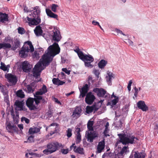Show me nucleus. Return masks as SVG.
<instances>
[{
    "label": "nucleus",
    "instance_id": "6ab92c4d",
    "mask_svg": "<svg viewBox=\"0 0 158 158\" xmlns=\"http://www.w3.org/2000/svg\"><path fill=\"white\" fill-rule=\"evenodd\" d=\"M41 127H36L33 126L30 127L29 129V133L30 135H33L35 134L39 133L40 134V130Z\"/></svg>",
    "mask_w": 158,
    "mask_h": 158
},
{
    "label": "nucleus",
    "instance_id": "f8f14e48",
    "mask_svg": "<svg viewBox=\"0 0 158 158\" xmlns=\"http://www.w3.org/2000/svg\"><path fill=\"white\" fill-rule=\"evenodd\" d=\"M95 99L94 96L91 92H89L86 94L85 100L86 103L89 105H91L94 102Z\"/></svg>",
    "mask_w": 158,
    "mask_h": 158
},
{
    "label": "nucleus",
    "instance_id": "5fc2aeb1",
    "mask_svg": "<svg viewBox=\"0 0 158 158\" xmlns=\"http://www.w3.org/2000/svg\"><path fill=\"white\" fill-rule=\"evenodd\" d=\"M93 72L96 76L98 78L99 77V75L100 74L99 70L95 69L94 70Z\"/></svg>",
    "mask_w": 158,
    "mask_h": 158
},
{
    "label": "nucleus",
    "instance_id": "603ef678",
    "mask_svg": "<svg viewBox=\"0 0 158 158\" xmlns=\"http://www.w3.org/2000/svg\"><path fill=\"white\" fill-rule=\"evenodd\" d=\"M21 120L22 121H24L26 123H28L29 122V120L25 117H22Z\"/></svg>",
    "mask_w": 158,
    "mask_h": 158
},
{
    "label": "nucleus",
    "instance_id": "6e6552de",
    "mask_svg": "<svg viewBox=\"0 0 158 158\" xmlns=\"http://www.w3.org/2000/svg\"><path fill=\"white\" fill-rule=\"evenodd\" d=\"M6 129L10 133L18 132V129L15 125L11 124L10 122H7L6 123Z\"/></svg>",
    "mask_w": 158,
    "mask_h": 158
},
{
    "label": "nucleus",
    "instance_id": "f257e3e1",
    "mask_svg": "<svg viewBox=\"0 0 158 158\" xmlns=\"http://www.w3.org/2000/svg\"><path fill=\"white\" fill-rule=\"evenodd\" d=\"M60 52V48L56 43H54L48 47L45 52V54L42 56L41 61L37 63L33 69V76L35 78L40 76L42 71L49 65L54 57L58 54Z\"/></svg>",
    "mask_w": 158,
    "mask_h": 158
},
{
    "label": "nucleus",
    "instance_id": "423d86ee",
    "mask_svg": "<svg viewBox=\"0 0 158 158\" xmlns=\"http://www.w3.org/2000/svg\"><path fill=\"white\" fill-rule=\"evenodd\" d=\"M80 59L84 62L85 67L90 68L93 67L91 63L94 61V58L91 55L84 53Z\"/></svg>",
    "mask_w": 158,
    "mask_h": 158
},
{
    "label": "nucleus",
    "instance_id": "69168bd1",
    "mask_svg": "<svg viewBox=\"0 0 158 158\" xmlns=\"http://www.w3.org/2000/svg\"><path fill=\"white\" fill-rule=\"evenodd\" d=\"M132 81L131 80H130L129 82V83L128 84L127 86H131V85L132 84Z\"/></svg>",
    "mask_w": 158,
    "mask_h": 158
},
{
    "label": "nucleus",
    "instance_id": "e2e57ef3",
    "mask_svg": "<svg viewBox=\"0 0 158 158\" xmlns=\"http://www.w3.org/2000/svg\"><path fill=\"white\" fill-rule=\"evenodd\" d=\"M18 127L20 129V130H22L23 129V124H19L18 125Z\"/></svg>",
    "mask_w": 158,
    "mask_h": 158
},
{
    "label": "nucleus",
    "instance_id": "393cba45",
    "mask_svg": "<svg viewBox=\"0 0 158 158\" xmlns=\"http://www.w3.org/2000/svg\"><path fill=\"white\" fill-rule=\"evenodd\" d=\"M47 92V90L46 86L45 85H44L42 88L40 89L39 91L36 92L35 93V94L36 95H42L44 94H45Z\"/></svg>",
    "mask_w": 158,
    "mask_h": 158
},
{
    "label": "nucleus",
    "instance_id": "ea45409f",
    "mask_svg": "<svg viewBox=\"0 0 158 158\" xmlns=\"http://www.w3.org/2000/svg\"><path fill=\"white\" fill-rule=\"evenodd\" d=\"M94 107L93 106H87L86 108V112L87 114H89L92 112L94 110Z\"/></svg>",
    "mask_w": 158,
    "mask_h": 158
},
{
    "label": "nucleus",
    "instance_id": "412c9836",
    "mask_svg": "<svg viewBox=\"0 0 158 158\" xmlns=\"http://www.w3.org/2000/svg\"><path fill=\"white\" fill-rule=\"evenodd\" d=\"M89 88L88 85L87 84H85L82 87L81 89L80 90V97L81 96L82 97H84L87 93L89 90Z\"/></svg>",
    "mask_w": 158,
    "mask_h": 158
},
{
    "label": "nucleus",
    "instance_id": "cd10ccee",
    "mask_svg": "<svg viewBox=\"0 0 158 158\" xmlns=\"http://www.w3.org/2000/svg\"><path fill=\"white\" fill-rule=\"evenodd\" d=\"M46 12L48 16L51 18L57 19L58 17L57 15L53 13L50 9H46Z\"/></svg>",
    "mask_w": 158,
    "mask_h": 158
},
{
    "label": "nucleus",
    "instance_id": "473e14b6",
    "mask_svg": "<svg viewBox=\"0 0 158 158\" xmlns=\"http://www.w3.org/2000/svg\"><path fill=\"white\" fill-rule=\"evenodd\" d=\"M11 47V45L8 43H0V50L2 48L4 49H6L7 48H10Z\"/></svg>",
    "mask_w": 158,
    "mask_h": 158
},
{
    "label": "nucleus",
    "instance_id": "c9c22d12",
    "mask_svg": "<svg viewBox=\"0 0 158 158\" xmlns=\"http://www.w3.org/2000/svg\"><path fill=\"white\" fill-rule=\"evenodd\" d=\"M74 151L77 153H78L81 154H84V149L83 148L78 147L76 148V146L74 147Z\"/></svg>",
    "mask_w": 158,
    "mask_h": 158
},
{
    "label": "nucleus",
    "instance_id": "864d4df0",
    "mask_svg": "<svg viewBox=\"0 0 158 158\" xmlns=\"http://www.w3.org/2000/svg\"><path fill=\"white\" fill-rule=\"evenodd\" d=\"M39 54L36 51H35L34 53L33 54L32 56L34 58H36L39 57Z\"/></svg>",
    "mask_w": 158,
    "mask_h": 158
},
{
    "label": "nucleus",
    "instance_id": "9d476101",
    "mask_svg": "<svg viewBox=\"0 0 158 158\" xmlns=\"http://www.w3.org/2000/svg\"><path fill=\"white\" fill-rule=\"evenodd\" d=\"M29 52L28 46L24 45L23 46L21 50L19 51V55L22 58H25L28 56V53Z\"/></svg>",
    "mask_w": 158,
    "mask_h": 158
},
{
    "label": "nucleus",
    "instance_id": "dca6fc26",
    "mask_svg": "<svg viewBox=\"0 0 158 158\" xmlns=\"http://www.w3.org/2000/svg\"><path fill=\"white\" fill-rule=\"evenodd\" d=\"M138 107L143 111H146L148 109V106L145 104L143 101H139L137 103Z\"/></svg>",
    "mask_w": 158,
    "mask_h": 158
},
{
    "label": "nucleus",
    "instance_id": "f03ea898",
    "mask_svg": "<svg viewBox=\"0 0 158 158\" xmlns=\"http://www.w3.org/2000/svg\"><path fill=\"white\" fill-rule=\"evenodd\" d=\"M33 13L27 17V22L29 26L36 25L41 22L40 17V10L38 6L33 8Z\"/></svg>",
    "mask_w": 158,
    "mask_h": 158
},
{
    "label": "nucleus",
    "instance_id": "4c0bfd02",
    "mask_svg": "<svg viewBox=\"0 0 158 158\" xmlns=\"http://www.w3.org/2000/svg\"><path fill=\"white\" fill-rule=\"evenodd\" d=\"M35 98L34 102L35 101L36 104L38 105L40 103V100L42 99V97L38 95H34Z\"/></svg>",
    "mask_w": 158,
    "mask_h": 158
},
{
    "label": "nucleus",
    "instance_id": "9b49d317",
    "mask_svg": "<svg viewBox=\"0 0 158 158\" xmlns=\"http://www.w3.org/2000/svg\"><path fill=\"white\" fill-rule=\"evenodd\" d=\"M6 77L8 80L9 82L11 84V85H15L17 81V79L16 76L10 73H8L5 75Z\"/></svg>",
    "mask_w": 158,
    "mask_h": 158
},
{
    "label": "nucleus",
    "instance_id": "bf43d9fd",
    "mask_svg": "<svg viewBox=\"0 0 158 158\" xmlns=\"http://www.w3.org/2000/svg\"><path fill=\"white\" fill-rule=\"evenodd\" d=\"M115 31L117 33H119L121 34H122L123 35H126L122 31L120 30L119 29H115Z\"/></svg>",
    "mask_w": 158,
    "mask_h": 158
},
{
    "label": "nucleus",
    "instance_id": "a211bd4d",
    "mask_svg": "<svg viewBox=\"0 0 158 158\" xmlns=\"http://www.w3.org/2000/svg\"><path fill=\"white\" fill-rule=\"evenodd\" d=\"M114 74L111 72L108 71L107 73V75L106 77V82L109 85H112V80L114 78Z\"/></svg>",
    "mask_w": 158,
    "mask_h": 158
},
{
    "label": "nucleus",
    "instance_id": "a18cd8bd",
    "mask_svg": "<svg viewBox=\"0 0 158 158\" xmlns=\"http://www.w3.org/2000/svg\"><path fill=\"white\" fill-rule=\"evenodd\" d=\"M31 135L29 136L27 139V142L29 143H32L34 142V136Z\"/></svg>",
    "mask_w": 158,
    "mask_h": 158
},
{
    "label": "nucleus",
    "instance_id": "09e8293b",
    "mask_svg": "<svg viewBox=\"0 0 158 158\" xmlns=\"http://www.w3.org/2000/svg\"><path fill=\"white\" fill-rule=\"evenodd\" d=\"M24 29L22 28L21 27H19L18 28V32L19 33L21 34H23L24 33Z\"/></svg>",
    "mask_w": 158,
    "mask_h": 158
},
{
    "label": "nucleus",
    "instance_id": "3c124183",
    "mask_svg": "<svg viewBox=\"0 0 158 158\" xmlns=\"http://www.w3.org/2000/svg\"><path fill=\"white\" fill-rule=\"evenodd\" d=\"M69 152V149H63L61 150V152L63 154H67Z\"/></svg>",
    "mask_w": 158,
    "mask_h": 158
},
{
    "label": "nucleus",
    "instance_id": "8fccbe9b",
    "mask_svg": "<svg viewBox=\"0 0 158 158\" xmlns=\"http://www.w3.org/2000/svg\"><path fill=\"white\" fill-rule=\"evenodd\" d=\"M118 97H116L114 99H113L111 101V103L112 105H115L118 102Z\"/></svg>",
    "mask_w": 158,
    "mask_h": 158
},
{
    "label": "nucleus",
    "instance_id": "338daca9",
    "mask_svg": "<svg viewBox=\"0 0 158 158\" xmlns=\"http://www.w3.org/2000/svg\"><path fill=\"white\" fill-rule=\"evenodd\" d=\"M132 81L131 80H130L129 82V83L128 84L127 86H131V85L132 84Z\"/></svg>",
    "mask_w": 158,
    "mask_h": 158
},
{
    "label": "nucleus",
    "instance_id": "1a4fd4ad",
    "mask_svg": "<svg viewBox=\"0 0 158 158\" xmlns=\"http://www.w3.org/2000/svg\"><path fill=\"white\" fill-rule=\"evenodd\" d=\"M51 36L52 40L56 42L59 41L61 39L60 32L57 29H54L52 31Z\"/></svg>",
    "mask_w": 158,
    "mask_h": 158
},
{
    "label": "nucleus",
    "instance_id": "37998d69",
    "mask_svg": "<svg viewBox=\"0 0 158 158\" xmlns=\"http://www.w3.org/2000/svg\"><path fill=\"white\" fill-rule=\"evenodd\" d=\"M72 129L70 128H68L66 131L67 136L69 138L72 135Z\"/></svg>",
    "mask_w": 158,
    "mask_h": 158
},
{
    "label": "nucleus",
    "instance_id": "c85d7f7f",
    "mask_svg": "<svg viewBox=\"0 0 158 158\" xmlns=\"http://www.w3.org/2000/svg\"><path fill=\"white\" fill-rule=\"evenodd\" d=\"M129 152L128 146H124L121 151L118 153V154L123 156L124 155L127 154Z\"/></svg>",
    "mask_w": 158,
    "mask_h": 158
},
{
    "label": "nucleus",
    "instance_id": "13d9d810",
    "mask_svg": "<svg viewBox=\"0 0 158 158\" xmlns=\"http://www.w3.org/2000/svg\"><path fill=\"white\" fill-rule=\"evenodd\" d=\"M53 99H54V101L55 102L57 103V104H59L60 105H61V102L60 101H59L57 98H53Z\"/></svg>",
    "mask_w": 158,
    "mask_h": 158
},
{
    "label": "nucleus",
    "instance_id": "7ed1b4c3",
    "mask_svg": "<svg viewBox=\"0 0 158 158\" xmlns=\"http://www.w3.org/2000/svg\"><path fill=\"white\" fill-rule=\"evenodd\" d=\"M115 122L114 124L115 127L118 129H121L124 125V120L125 118L119 111L118 110L115 112Z\"/></svg>",
    "mask_w": 158,
    "mask_h": 158
},
{
    "label": "nucleus",
    "instance_id": "4be33fe9",
    "mask_svg": "<svg viewBox=\"0 0 158 158\" xmlns=\"http://www.w3.org/2000/svg\"><path fill=\"white\" fill-rule=\"evenodd\" d=\"M105 147L104 139L99 142L97 146V151L99 153H101L104 149Z\"/></svg>",
    "mask_w": 158,
    "mask_h": 158
},
{
    "label": "nucleus",
    "instance_id": "39448f33",
    "mask_svg": "<svg viewBox=\"0 0 158 158\" xmlns=\"http://www.w3.org/2000/svg\"><path fill=\"white\" fill-rule=\"evenodd\" d=\"M60 144L58 142H51L48 144L47 149L43 150V153L46 155L52 153L57 150Z\"/></svg>",
    "mask_w": 158,
    "mask_h": 158
},
{
    "label": "nucleus",
    "instance_id": "0e129e2a",
    "mask_svg": "<svg viewBox=\"0 0 158 158\" xmlns=\"http://www.w3.org/2000/svg\"><path fill=\"white\" fill-rule=\"evenodd\" d=\"M74 93V91H71V92H70V93H69L66 94V95L67 96H69V95H70L73 94Z\"/></svg>",
    "mask_w": 158,
    "mask_h": 158
},
{
    "label": "nucleus",
    "instance_id": "774afa93",
    "mask_svg": "<svg viewBox=\"0 0 158 158\" xmlns=\"http://www.w3.org/2000/svg\"><path fill=\"white\" fill-rule=\"evenodd\" d=\"M107 130H108V128H105V130L103 132L104 134H106L107 132Z\"/></svg>",
    "mask_w": 158,
    "mask_h": 158
},
{
    "label": "nucleus",
    "instance_id": "4468645a",
    "mask_svg": "<svg viewBox=\"0 0 158 158\" xmlns=\"http://www.w3.org/2000/svg\"><path fill=\"white\" fill-rule=\"evenodd\" d=\"M21 66L22 69L23 71L26 73L30 72L32 67V65L26 61H25L22 63Z\"/></svg>",
    "mask_w": 158,
    "mask_h": 158
},
{
    "label": "nucleus",
    "instance_id": "20e7f679",
    "mask_svg": "<svg viewBox=\"0 0 158 158\" xmlns=\"http://www.w3.org/2000/svg\"><path fill=\"white\" fill-rule=\"evenodd\" d=\"M118 135L120 139L119 141L124 145L129 143L133 144L134 143V141L135 139H137V138L130 134L127 135L119 134H118Z\"/></svg>",
    "mask_w": 158,
    "mask_h": 158
},
{
    "label": "nucleus",
    "instance_id": "de8ad7c7",
    "mask_svg": "<svg viewBox=\"0 0 158 158\" xmlns=\"http://www.w3.org/2000/svg\"><path fill=\"white\" fill-rule=\"evenodd\" d=\"M126 41L125 42L128 45H133V42L129 39H125Z\"/></svg>",
    "mask_w": 158,
    "mask_h": 158
},
{
    "label": "nucleus",
    "instance_id": "6e6d98bb",
    "mask_svg": "<svg viewBox=\"0 0 158 158\" xmlns=\"http://www.w3.org/2000/svg\"><path fill=\"white\" fill-rule=\"evenodd\" d=\"M134 89L135 90L134 95L135 96V97H136L137 96L138 93V89L135 86L134 88Z\"/></svg>",
    "mask_w": 158,
    "mask_h": 158
},
{
    "label": "nucleus",
    "instance_id": "0eeeda50",
    "mask_svg": "<svg viewBox=\"0 0 158 158\" xmlns=\"http://www.w3.org/2000/svg\"><path fill=\"white\" fill-rule=\"evenodd\" d=\"M86 135L87 141L92 143L96 138L98 137V134L97 132L93 130L86 131Z\"/></svg>",
    "mask_w": 158,
    "mask_h": 158
},
{
    "label": "nucleus",
    "instance_id": "7c9ffc66",
    "mask_svg": "<svg viewBox=\"0 0 158 158\" xmlns=\"http://www.w3.org/2000/svg\"><path fill=\"white\" fill-rule=\"evenodd\" d=\"M134 153V158H144L145 154L143 152H139L138 151L133 152Z\"/></svg>",
    "mask_w": 158,
    "mask_h": 158
},
{
    "label": "nucleus",
    "instance_id": "a878e982",
    "mask_svg": "<svg viewBox=\"0 0 158 158\" xmlns=\"http://www.w3.org/2000/svg\"><path fill=\"white\" fill-rule=\"evenodd\" d=\"M8 15L6 13H3L0 12V22L4 23L6 21H8Z\"/></svg>",
    "mask_w": 158,
    "mask_h": 158
},
{
    "label": "nucleus",
    "instance_id": "49530a36",
    "mask_svg": "<svg viewBox=\"0 0 158 158\" xmlns=\"http://www.w3.org/2000/svg\"><path fill=\"white\" fill-rule=\"evenodd\" d=\"M59 80L58 78H54L52 80V81L53 84L58 85Z\"/></svg>",
    "mask_w": 158,
    "mask_h": 158
},
{
    "label": "nucleus",
    "instance_id": "052dcab7",
    "mask_svg": "<svg viewBox=\"0 0 158 158\" xmlns=\"http://www.w3.org/2000/svg\"><path fill=\"white\" fill-rule=\"evenodd\" d=\"M92 23L93 25L95 26L98 25H98H99V23L98 22L96 21L95 20H93L92 21Z\"/></svg>",
    "mask_w": 158,
    "mask_h": 158
},
{
    "label": "nucleus",
    "instance_id": "4d7b16f0",
    "mask_svg": "<svg viewBox=\"0 0 158 158\" xmlns=\"http://www.w3.org/2000/svg\"><path fill=\"white\" fill-rule=\"evenodd\" d=\"M62 70L68 75H69L70 74V71L68 70L66 68H63Z\"/></svg>",
    "mask_w": 158,
    "mask_h": 158
},
{
    "label": "nucleus",
    "instance_id": "c03bdc74",
    "mask_svg": "<svg viewBox=\"0 0 158 158\" xmlns=\"http://www.w3.org/2000/svg\"><path fill=\"white\" fill-rule=\"evenodd\" d=\"M58 7V6L56 4H53L52 5L51 10L54 12L56 11L57 8Z\"/></svg>",
    "mask_w": 158,
    "mask_h": 158
},
{
    "label": "nucleus",
    "instance_id": "c756f323",
    "mask_svg": "<svg viewBox=\"0 0 158 158\" xmlns=\"http://www.w3.org/2000/svg\"><path fill=\"white\" fill-rule=\"evenodd\" d=\"M107 64V61L102 59L98 63V65L99 68L102 69L104 68Z\"/></svg>",
    "mask_w": 158,
    "mask_h": 158
},
{
    "label": "nucleus",
    "instance_id": "2f4dec72",
    "mask_svg": "<svg viewBox=\"0 0 158 158\" xmlns=\"http://www.w3.org/2000/svg\"><path fill=\"white\" fill-rule=\"evenodd\" d=\"M20 42L19 40L16 39L15 40L14 43L11 49L12 50L15 51L17 48L19 47Z\"/></svg>",
    "mask_w": 158,
    "mask_h": 158
},
{
    "label": "nucleus",
    "instance_id": "ddd939ff",
    "mask_svg": "<svg viewBox=\"0 0 158 158\" xmlns=\"http://www.w3.org/2000/svg\"><path fill=\"white\" fill-rule=\"evenodd\" d=\"M93 91L96 93L99 97H104L106 94V91L103 88H94L93 89Z\"/></svg>",
    "mask_w": 158,
    "mask_h": 158
},
{
    "label": "nucleus",
    "instance_id": "680f3d73",
    "mask_svg": "<svg viewBox=\"0 0 158 158\" xmlns=\"http://www.w3.org/2000/svg\"><path fill=\"white\" fill-rule=\"evenodd\" d=\"M65 83V82L60 81V80L59 81V83H58V85H63Z\"/></svg>",
    "mask_w": 158,
    "mask_h": 158
},
{
    "label": "nucleus",
    "instance_id": "a19ab883",
    "mask_svg": "<svg viewBox=\"0 0 158 158\" xmlns=\"http://www.w3.org/2000/svg\"><path fill=\"white\" fill-rule=\"evenodd\" d=\"M74 51L77 53L79 58H80L84 54L83 52L82 51H81L78 48H76V50H74Z\"/></svg>",
    "mask_w": 158,
    "mask_h": 158
},
{
    "label": "nucleus",
    "instance_id": "f3484780",
    "mask_svg": "<svg viewBox=\"0 0 158 158\" xmlns=\"http://www.w3.org/2000/svg\"><path fill=\"white\" fill-rule=\"evenodd\" d=\"M15 105L16 106L15 109L16 110H24L25 111L27 110V109L23 107L22 102L17 100L15 101Z\"/></svg>",
    "mask_w": 158,
    "mask_h": 158
},
{
    "label": "nucleus",
    "instance_id": "aec40b11",
    "mask_svg": "<svg viewBox=\"0 0 158 158\" xmlns=\"http://www.w3.org/2000/svg\"><path fill=\"white\" fill-rule=\"evenodd\" d=\"M81 107L76 106L74 110L73 115L74 117L78 118L81 115Z\"/></svg>",
    "mask_w": 158,
    "mask_h": 158
},
{
    "label": "nucleus",
    "instance_id": "79ce46f5",
    "mask_svg": "<svg viewBox=\"0 0 158 158\" xmlns=\"http://www.w3.org/2000/svg\"><path fill=\"white\" fill-rule=\"evenodd\" d=\"M32 84H30L27 86V88L29 93H32L34 91V86L32 87Z\"/></svg>",
    "mask_w": 158,
    "mask_h": 158
},
{
    "label": "nucleus",
    "instance_id": "5701e85b",
    "mask_svg": "<svg viewBox=\"0 0 158 158\" xmlns=\"http://www.w3.org/2000/svg\"><path fill=\"white\" fill-rule=\"evenodd\" d=\"M81 131L80 128H77L76 130V143H79L81 141V135L80 133Z\"/></svg>",
    "mask_w": 158,
    "mask_h": 158
},
{
    "label": "nucleus",
    "instance_id": "f704fd0d",
    "mask_svg": "<svg viewBox=\"0 0 158 158\" xmlns=\"http://www.w3.org/2000/svg\"><path fill=\"white\" fill-rule=\"evenodd\" d=\"M25 43L24 45H26V46H28V48H29V51L31 52H32L34 51V49L31 42L29 41H27Z\"/></svg>",
    "mask_w": 158,
    "mask_h": 158
},
{
    "label": "nucleus",
    "instance_id": "2eb2a0df",
    "mask_svg": "<svg viewBox=\"0 0 158 158\" xmlns=\"http://www.w3.org/2000/svg\"><path fill=\"white\" fill-rule=\"evenodd\" d=\"M34 102V99L31 98H28L26 101V105L30 110H32L36 109V106L33 104Z\"/></svg>",
    "mask_w": 158,
    "mask_h": 158
},
{
    "label": "nucleus",
    "instance_id": "72a5a7b5",
    "mask_svg": "<svg viewBox=\"0 0 158 158\" xmlns=\"http://www.w3.org/2000/svg\"><path fill=\"white\" fill-rule=\"evenodd\" d=\"M1 66L0 67V68L1 69L4 71H7V72H8L9 68L10 67L9 64H8L6 66L4 63L1 62Z\"/></svg>",
    "mask_w": 158,
    "mask_h": 158
},
{
    "label": "nucleus",
    "instance_id": "58836bf2",
    "mask_svg": "<svg viewBox=\"0 0 158 158\" xmlns=\"http://www.w3.org/2000/svg\"><path fill=\"white\" fill-rule=\"evenodd\" d=\"M16 94L17 97L21 98H23L25 96L23 92L21 89L18 90L16 92Z\"/></svg>",
    "mask_w": 158,
    "mask_h": 158
},
{
    "label": "nucleus",
    "instance_id": "bb28decb",
    "mask_svg": "<svg viewBox=\"0 0 158 158\" xmlns=\"http://www.w3.org/2000/svg\"><path fill=\"white\" fill-rule=\"evenodd\" d=\"M34 33L37 36L41 35L43 31L41 27L40 26H37L34 30Z\"/></svg>",
    "mask_w": 158,
    "mask_h": 158
},
{
    "label": "nucleus",
    "instance_id": "e433bc0d",
    "mask_svg": "<svg viewBox=\"0 0 158 158\" xmlns=\"http://www.w3.org/2000/svg\"><path fill=\"white\" fill-rule=\"evenodd\" d=\"M94 124V122L93 121L89 120L88 121L87 124V127L89 131H93L94 130V128L93 127Z\"/></svg>",
    "mask_w": 158,
    "mask_h": 158
},
{
    "label": "nucleus",
    "instance_id": "b1692460",
    "mask_svg": "<svg viewBox=\"0 0 158 158\" xmlns=\"http://www.w3.org/2000/svg\"><path fill=\"white\" fill-rule=\"evenodd\" d=\"M58 124L56 123H52L48 127H46V131H47L48 128L50 127L51 126H56V127L55 128L54 131H51L50 133V135H52L53 134L57 132V130L58 129Z\"/></svg>",
    "mask_w": 158,
    "mask_h": 158
}]
</instances>
